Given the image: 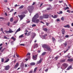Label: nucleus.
Returning <instances> with one entry per match:
<instances>
[{"label": "nucleus", "mask_w": 73, "mask_h": 73, "mask_svg": "<svg viewBox=\"0 0 73 73\" xmlns=\"http://www.w3.org/2000/svg\"><path fill=\"white\" fill-rule=\"evenodd\" d=\"M2 48H3L2 46H1V47L0 48V51L1 50V49H2Z\"/></svg>", "instance_id": "nucleus-62"}, {"label": "nucleus", "mask_w": 73, "mask_h": 73, "mask_svg": "<svg viewBox=\"0 0 73 73\" xmlns=\"http://www.w3.org/2000/svg\"><path fill=\"white\" fill-rule=\"evenodd\" d=\"M65 28H70V25H65L64 26Z\"/></svg>", "instance_id": "nucleus-14"}, {"label": "nucleus", "mask_w": 73, "mask_h": 73, "mask_svg": "<svg viewBox=\"0 0 73 73\" xmlns=\"http://www.w3.org/2000/svg\"><path fill=\"white\" fill-rule=\"evenodd\" d=\"M46 50H47V51L48 52H49V51H50V50H51V49L50 48V47L48 46L46 48Z\"/></svg>", "instance_id": "nucleus-7"}, {"label": "nucleus", "mask_w": 73, "mask_h": 73, "mask_svg": "<svg viewBox=\"0 0 73 73\" xmlns=\"http://www.w3.org/2000/svg\"><path fill=\"white\" fill-rule=\"evenodd\" d=\"M37 58V55L33 56V59L34 60H36Z\"/></svg>", "instance_id": "nucleus-6"}, {"label": "nucleus", "mask_w": 73, "mask_h": 73, "mask_svg": "<svg viewBox=\"0 0 73 73\" xmlns=\"http://www.w3.org/2000/svg\"><path fill=\"white\" fill-rule=\"evenodd\" d=\"M4 49H5V48H3L1 50V52H3V51L4 50Z\"/></svg>", "instance_id": "nucleus-43"}, {"label": "nucleus", "mask_w": 73, "mask_h": 73, "mask_svg": "<svg viewBox=\"0 0 73 73\" xmlns=\"http://www.w3.org/2000/svg\"><path fill=\"white\" fill-rule=\"evenodd\" d=\"M18 6V5H17L16 4L15 5V7H17Z\"/></svg>", "instance_id": "nucleus-61"}, {"label": "nucleus", "mask_w": 73, "mask_h": 73, "mask_svg": "<svg viewBox=\"0 0 73 73\" xmlns=\"http://www.w3.org/2000/svg\"><path fill=\"white\" fill-rule=\"evenodd\" d=\"M7 25L8 26H9V25H10V22H8L7 23Z\"/></svg>", "instance_id": "nucleus-52"}, {"label": "nucleus", "mask_w": 73, "mask_h": 73, "mask_svg": "<svg viewBox=\"0 0 73 73\" xmlns=\"http://www.w3.org/2000/svg\"><path fill=\"white\" fill-rule=\"evenodd\" d=\"M35 46L36 47V48H37L38 47V44H36V43L35 44Z\"/></svg>", "instance_id": "nucleus-25"}, {"label": "nucleus", "mask_w": 73, "mask_h": 73, "mask_svg": "<svg viewBox=\"0 0 73 73\" xmlns=\"http://www.w3.org/2000/svg\"><path fill=\"white\" fill-rule=\"evenodd\" d=\"M57 18V16L56 15H54V19H56V18Z\"/></svg>", "instance_id": "nucleus-39"}, {"label": "nucleus", "mask_w": 73, "mask_h": 73, "mask_svg": "<svg viewBox=\"0 0 73 73\" xmlns=\"http://www.w3.org/2000/svg\"><path fill=\"white\" fill-rule=\"evenodd\" d=\"M43 30L44 31H45L46 32H47L48 31V29L46 28H44L43 29Z\"/></svg>", "instance_id": "nucleus-23"}, {"label": "nucleus", "mask_w": 73, "mask_h": 73, "mask_svg": "<svg viewBox=\"0 0 73 73\" xmlns=\"http://www.w3.org/2000/svg\"><path fill=\"white\" fill-rule=\"evenodd\" d=\"M31 55V53H30L29 52L27 53L26 56H30Z\"/></svg>", "instance_id": "nucleus-33"}, {"label": "nucleus", "mask_w": 73, "mask_h": 73, "mask_svg": "<svg viewBox=\"0 0 73 73\" xmlns=\"http://www.w3.org/2000/svg\"><path fill=\"white\" fill-rule=\"evenodd\" d=\"M32 34H33V36H32V38H35V36H36V33H33Z\"/></svg>", "instance_id": "nucleus-15"}, {"label": "nucleus", "mask_w": 73, "mask_h": 73, "mask_svg": "<svg viewBox=\"0 0 73 73\" xmlns=\"http://www.w3.org/2000/svg\"><path fill=\"white\" fill-rule=\"evenodd\" d=\"M5 16H8V15H7V13H5Z\"/></svg>", "instance_id": "nucleus-57"}, {"label": "nucleus", "mask_w": 73, "mask_h": 73, "mask_svg": "<svg viewBox=\"0 0 73 73\" xmlns=\"http://www.w3.org/2000/svg\"><path fill=\"white\" fill-rule=\"evenodd\" d=\"M61 20H62V21H64V17H62L61 18Z\"/></svg>", "instance_id": "nucleus-41"}, {"label": "nucleus", "mask_w": 73, "mask_h": 73, "mask_svg": "<svg viewBox=\"0 0 73 73\" xmlns=\"http://www.w3.org/2000/svg\"><path fill=\"white\" fill-rule=\"evenodd\" d=\"M42 60L41 59H40L39 61L37 62V64H40V63L42 62Z\"/></svg>", "instance_id": "nucleus-9"}, {"label": "nucleus", "mask_w": 73, "mask_h": 73, "mask_svg": "<svg viewBox=\"0 0 73 73\" xmlns=\"http://www.w3.org/2000/svg\"><path fill=\"white\" fill-rule=\"evenodd\" d=\"M18 66H19V63H17L14 66L15 69H16V68H17Z\"/></svg>", "instance_id": "nucleus-10"}, {"label": "nucleus", "mask_w": 73, "mask_h": 73, "mask_svg": "<svg viewBox=\"0 0 73 73\" xmlns=\"http://www.w3.org/2000/svg\"><path fill=\"white\" fill-rule=\"evenodd\" d=\"M19 31H20V28H19L17 30V31H16V33L19 32Z\"/></svg>", "instance_id": "nucleus-31"}, {"label": "nucleus", "mask_w": 73, "mask_h": 73, "mask_svg": "<svg viewBox=\"0 0 73 73\" xmlns=\"http://www.w3.org/2000/svg\"><path fill=\"white\" fill-rule=\"evenodd\" d=\"M27 58L28 59H30V58H31V56H27Z\"/></svg>", "instance_id": "nucleus-34"}, {"label": "nucleus", "mask_w": 73, "mask_h": 73, "mask_svg": "<svg viewBox=\"0 0 73 73\" xmlns=\"http://www.w3.org/2000/svg\"><path fill=\"white\" fill-rule=\"evenodd\" d=\"M62 65L64 68L65 69H66L68 66V64L66 63H63L62 64Z\"/></svg>", "instance_id": "nucleus-4"}, {"label": "nucleus", "mask_w": 73, "mask_h": 73, "mask_svg": "<svg viewBox=\"0 0 73 73\" xmlns=\"http://www.w3.org/2000/svg\"><path fill=\"white\" fill-rule=\"evenodd\" d=\"M65 37H66V38H68V37H69V36L68 35H67L65 36Z\"/></svg>", "instance_id": "nucleus-45"}, {"label": "nucleus", "mask_w": 73, "mask_h": 73, "mask_svg": "<svg viewBox=\"0 0 73 73\" xmlns=\"http://www.w3.org/2000/svg\"><path fill=\"white\" fill-rule=\"evenodd\" d=\"M36 25L35 24H33L32 25V27H36Z\"/></svg>", "instance_id": "nucleus-38"}, {"label": "nucleus", "mask_w": 73, "mask_h": 73, "mask_svg": "<svg viewBox=\"0 0 73 73\" xmlns=\"http://www.w3.org/2000/svg\"><path fill=\"white\" fill-rule=\"evenodd\" d=\"M25 12H24L23 13H27V10H25Z\"/></svg>", "instance_id": "nucleus-48"}, {"label": "nucleus", "mask_w": 73, "mask_h": 73, "mask_svg": "<svg viewBox=\"0 0 73 73\" xmlns=\"http://www.w3.org/2000/svg\"><path fill=\"white\" fill-rule=\"evenodd\" d=\"M72 66H69L67 68V70H69L72 68Z\"/></svg>", "instance_id": "nucleus-20"}, {"label": "nucleus", "mask_w": 73, "mask_h": 73, "mask_svg": "<svg viewBox=\"0 0 73 73\" xmlns=\"http://www.w3.org/2000/svg\"><path fill=\"white\" fill-rule=\"evenodd\" d=\"M9 61V58L7 60H6L5 62L4 63H5L6 62H8Z\"/></svg>", "instance_id": "nucleus-27"}, {"label": "nucleus", "mask_w": 73, "mask_h": 73, "mask_svg": "<svg viewBox=\"0 0 73 73\" xmlns=\"http://www.w3.org/2000/svg\"><path fill=\"white\" fill-rule=\"evenodd\" d=\"M10 21L11 22H13V18H11L10 20Z\"/></svg>", "instance_id": "nucleus-32"}, {"label": "nucleus", "mask_w": 73, "mask_h": 73, "mask_svg": "<svg viewBox=\"0 0 73 73\" xmlns=\"http://www.w3.org/2000/svg\"><path fill=\"white\" fill-rule=\"evenodd\" d=\"M4 59L3 58H1V62H4Z\"/></svg>", "instance_id": "nucleus-42"}, {"label": "nucleus", "mask_w": 73, "mask_h": 73, "mask_svg": "<svg viewBox=\"0 0 73 73\" xmlns=\"http://www.w3.org/2000/svg\"><path fill=\"white\" fill-rule=\"evenodd\" d=\"M63 1H59V2L60 3H63Z\"/></svg>", "instance_id": "nucleus-53"}, {"label": "nucleus", "mask_w": 73, "mask_h": 73, "mask_svg": "<svg viewBox=\"0 0 73 73\" xmlns=\"http://www.w3.org/2000/svg\"><path fill=\"white\" fill-rule=\"evenodd\" d=\"M52 40L53 41V42H54V41H55L56 40V39H55V38L53 37L52 38Z\"/></svg>", "instance_id": "nucleus-35"}, {"label": "nucleus", "mask_w": 73, "mask_h": 73, "mask_svg": "<svg viewBox=\"0 0 73 73\" xmlns=\"http://www.w3.org/2000/svg\"><path fill=\"white\" fill-rule=\"evenodd\" d=\"M24 8V6L23 5H22L20 7H19V9H23Z\"/></svg>", "instance_id": "nucleus-21"}, {"label": "nucleus", "mask_w": 73, "mask_h": 73, "mask_svg": "<svg viewBox=\"0 0 73 73\" xmlns=\"http://www.w3.org/2000/svg\"><path fill=\"white\" fill-rule=\"evenodd\" d=\"M29 73H33V71L31 70L29 72Z\"/></svg>", "instance_id": "nucleus-55"}, {"label": "nucleus", "mask_w": 73, "mask_h": 73, "mask_svg": "<svg viewBox=\"0 0 73 73\" xmlns=\"http://www.w3.org/2000/svg\"><path fill=\"white\" fill-rule=\"evenodd\" d=\"M60 62H65L66 61V59H62L60 60Z\"/></svg>", "instance_id": "nucleus-12"}, {"label": "nucleus", "mask_w": 73, "mask_h": 73, "mask_svg": "<svg viewBox=\"0 0 73 73\" xmlns=\"http://www.w3.org/2000/svg\"><path fill=\"white\" fill-rule=\"evenodd\" d=\"M30 65L31 66H33V65H35V63L32 62L30 63Z\"/></svg>", "instance_id": "nucleus-18"}, {"label": "nucleus", "mask_w": 73, "mask_h": 73, "mask_svg": "<svg viewBox=\"0 0 73 73\" xmlns=\"http://www.w3.org/2000/svg\"><path fill=\"white\" fill-rule=\"evenodd\" d=\"M40 23H42L43 24H45L42 21H40Z\"/></svg>", "instance_id": "nucleus-59"}, {"label": "nucleus", "mask_w": 73, "mask_h": 73, "mask_svg": "<svg viewBox=\"0 0 73 73\" xmlns=\"http://www.w3.org/2000/svg\"><path fill=\"white\" fill-rule=\"evenodd\" d=\"M18 16L20 18L21 20H22V19H23V18L25 17V14L23 15H18Z\"/></svg>", "instance_id": "nucleus-3"}, {"label": "nucleus", "mask_w": 73, "mask_h": 73, "mask_svg": "<svg viewBox=\"0 0 73 73\" xmlns=\"http://www.w3.org/2000/svg\"><path fill=\"white\" fill-rule=\"evenodd\" d=\"M9 68H10V66L9 65H8L5 66V70H9Z\"/></svg>", "instance_id": "nucleus-5"}, {"label": "nucleus", "mask_w": 73, "mask_h": 73, "mask_svg": "<svg viewBox=\"0 0 73 73\" xmlns=\"http://www.w3.org/2000/svg\"><path fill=\"white\" fill-rule=\"evenodd\" d=\"M4 38L5 39H8V37H7L5 36H4Z\"/></svg>", "instance_id": "nucleus-37"}, {"label": "nucleus", "mask_w": 73, "mask_h": 73, "mask_svg": "<svg viewBox=\"0 0 73 73\" xmlns=\"http://www.w3.org/2000/svg\"><path fill=\"white\" fill-rule=\"evenodd\" d=\"M43 17L44 19H48L49 17V15L48 14H44L43 15Z\"/></svg>", "instance_id": "nucleus-8"}, {"label": "nucleus", "mask_w": 73, "mask_h": 73, "mask_svg": "<svg viewBox=\"0 0 73 73\" xmlns=\"http://www.w3.org/2000/svg\"><path fill=\"white\" fill-rule=\"evenodd\" d=\"M46 25L47 26H48L49 25H48V24H49V23H46Z\"/></svg>", "instance_id": "nucleus-44"}, {"label": "nucleus", "mask_w": 73, "mask_h": 73, "mask_svg": "<svg viewBox=\"0 0 73 73\" xmlns=\"http://www.w3.org/2000/svg\"><path fill=\"white\" fill-rule=\"evenodd\" d=\"M68 61H70V62H72L73 61L72 58L68 59Z\"/></svg>", "instance_id": "nucleus-16"}, {"label": "nucleus", "mask_w": 73, "mask_h": 73, "mask_svg": "<svg viewBox=\"0 0 73 73\" xmlns=\"http://www.w3.org/2000/svg\"><path fill=\"white\" fill-rule=\"evenodd\" d=\"M57 13H58V14H59V15L60 14H62V11H61L59 13L57 12Z\"/></svg>", "instance_id": "nucleus-26"}, {"label": "nucleus", "mask_w": 73, "mask_h": 73, "mask_svg": "<svg viewBox=\"0 0 73 73\" xmlns=\"http://www.w3.org/2000/svg\"><path fill=\"white\" fill-rule=\"evenodd\" d=\"M20 45L22 46H25V44H21Z\"/></svg>", "instance_id": "nucleus-46"}, {"label": "nucleus", "mask_w": 73, "mask_h": 73, "mask_svg": "<svg viewBox=\"0 0 73 73\" xmlns=\"http://www.w3.org/2000/svg\"><path fill=\"white\" fill-rule=\"evenodd\" d=\"M57 21H60V19H57Z\"/></svg>", "instance_id": "nucleus-64"}, {"label": "nucleus", "mask_w": 73, "mask_h": 73, "mask_svg": "<svg viewBox=\"0 0 73 73\" xmlns=\"http://www.w3.org/2000/svg\"><path fill=\"white\" fill-rule=\"evenodd\" d=\"M0 19H2V20H4V18L3 17H0Z\"/></svg>", "instance_id": "nucleus-40"}, {"label": "nucleus", "mask_w": 73, "mask_h": 73, "mask_svg": "<svg viewBox=\"0 0 73 73\" xmlns=\"http://www.w3.org/2000/svg\"><path fill=\"white\" fill-rule=\"evenodd\" d=\"M44 18V16H40L39 17V19L40 20H42Z\"/></svg>", "instance_id": "nucleus-17"}, {"label": "nucleus", "mask_w": 73, "mask_h": 73, "mask_svg": "<svg viewBox=\"0 0 73 73\" xmlns=\"http://www.w3.org/2000/svg\"><path fill=\"white\" fill-rule=\"evenodd\" d=\"M47 46H48L47 45L45 44L42 45V47H43V48H45L46 49V48Z\"/></svg>", "instance_id": "nucleus-13"}, {"label": "nucleus", "mask_w": 73, "mask_h": 73, "mask_svg": "<svg viewBox=\"0 0 73 73\" xmlns=\"http://www.w3.org/2000/svg\"><path fill=\"white\" fill-rule=\"evenodd\" d=\"M65 9H69V7H67Z\"/></svg>", "instance_id": "nucleus-58"}, {"label": "nucleus", "mask_w": 73, "mask_h": 73, "mask_svg": "<svg viewBox=\"0 0 73 73\" xmlns=\"http://www.w3.org/2000/svg\"><path fill=\"white\" fill-rule=\"evenodd\" d=\"M45 72H48V69H47L46 70H44Z\"/></svg>", "instance_id": "nucleus-56"}, {"label": "nucleus", "mask_w": 73, "mask_h": 73, "mask_svg": "<svg viewBox=\"0 0 73 73\" xmlns=\"http://www.w3.org/2000/svg\"><path fill=\"white\" fill-rule=\"evenodd\" d=\"M33 9H34V7L32 6L29 7L28 9V10L30 13H32L33 12Z\"/></svg>", "instance_id": "nucleus-2"}, {"label": "nucleus", "mask_w": 73, "mask_h": 73, "mask_svg": "<svg viewBox=\"0 0 73 73\" xmlns=\"http://www.w3.org/2000/svg\"><path fill=\"white\" fill-rule=\"evenodd\" d=\"M0 31H3V28H1L0 29Z\"/></svg>", "instance_id": "nucleus-54"}, {"label": "nucleus", "mask_w": 73, "mask_h": 73, "mask_svg": "<svg viewBox=\"0 0 73 73\" xmlns=\"http://www.w3.org/2000/svg\"><path fill=\"white\" fill-rule=\"evenodd\" d=\"M47 34H45L44 35H43L42 36V37H44V38H45V37H46V36H47Z\"/></svg>", "instance_id": "nucleus-28"}, {"label": "nucleus", "mask_w": 73, "mask_h": 73, "mask_svg": "<svg viewBox=\"0 0 73 73\" xmlns=\"http://www.w3.org/2000/svg\"><path fill=\"white\" fill-rule=\"evenodd\" d=\"M69 11H69V10H68L67 11V12H68V13H70V12H69Z\"/></svg>", "instance_id": "nucleus-63"}, {"label": "nucleus", "mask_w": 73, "mask_h": 73, "mask_svg": "<svg viewBox=\"0 0 73 73\" xmlns=\"http://www.w3.org/2000/svg\"><path fill=\"white\" fill-rule=\"evenodd\" d=\"M11 39H13V40L14 41H16V38H15L14 37H12L11 38Z\"/></svg>", "instance_id": "nucleus-22"}, {"label": "nucleus", "mask_w": 73, "mask_h": 73, "mask_svg": "<svg viewBox=\"0 0 73 73\" xmlns=\"http://www.w3.org/2000/svg\"><path fill=\"white\" fill-rule=\"evenodd\" d=\"M19 38H21V37H23V35H22L21 36H20L19 37Z\"/></svg>", "instance_id": "nucleus-36"}, {"label": "nucleus", "mask_w": 73, "mask_h": 73, "mask_svg": "<svg viewBox=\"0 0 73 73\" xmlns=\"http://www.w3.org/2000/svg\"><path fill=\"white\" fill-rule=\"evenodd\" d=\"M30 33H27V36H30Z\"/></svg>", "instance_id": "nucleus-51"}, {"label": "nucleus", "mask_w": 73, "mask_h": 73, "mask_svg": "<svg viewBox=\"0 0 73 73\" xmlns=\"http://www.w3.org/2000/svg\"><path fill=\"white\" fill-rule=\"evenodd\" d=\"M43 4V3H42L40 4V7H41L42 5Z\"/></svg>", "instance_id": "nucleus-60"}, {"label": "nucleus", "mask_w": 73, "mask_h": 73, "mask_svg": "<svg viewBox=\"0 0 73 73\" xmlns=\"http://www.w3.org/2000/svg\"><path fill=\"white\" fill-rule=\"evenodd\" d=\"M39 17V15L38 14H36L33 18L32 19V21L33 23L38 24L40 22V20L37 18Z\"/></svg>", "instance_id": "nucleus-1"}, {"label": "nucleus", "mask_w": 73, "mask_h": 73, "mask_svg": "<svg viewBox=\"0 0 73 73\" xmlns=\"http://www.w3.org/2000/svg\"><path fill=\"white\" fill-rule=\"evenodd\" d=\"M55 58L56 59V60H57V59H58V57H55Z\"/></svg>", "instance_id": "nucleus-50"}, {"label": "nucleus", "mask_w": 73, "mask_h": 73, "mask_svg": "<svg viewBox=\"0 0 73 73\" xmlns=\"http://www.w3.org/2000/svg\"><path fill=\"white\" fill-rule=\"evenodd\" d=\"M61 32L62 33V35H64L65 34V29H63L61 30Z\"/></svg>", "instance_id": "nucleus-11"}, {"label": "nucleus", "mask_w": 73, "mask_h": 73, "mask_svg": "<svg viewBox=\"0 0 73 73\" xmlns=\"http://www.w3.org/2000/svg\"><path fill=\"white\" fill-rule=\"evenodd\" d=\"M46 53V52H44L42 54V56H44V55H45Z\"/></svg>", "instance_id": "nucleus-24"}, {"label": "nucleus", "mask_w": 73, "mask_h": 73, "mask_svg": "<svg viewBox=\"0 0 73 73\" xmlns=\"http://www.w3.org/2000/svg\"><path fill=\"white\" fill-rule=\"evenodd\" d=\"M63 45H64L65 47H66L67 46V42H65L63 43Z\"/></svg>", "instance_id": "nucleus-19"}, {"label": "nucleus", "mask_w": 73, "mask_h": 73, "mask_svg": "<svg viewBox=\"0 0 73 73\" xmlns=\"http://www.w3.org/2000/svg\"><path fill=\"white\" fill-rule=\"evenodd\" d=\"M37 68L36 67L34 69V72H36V70H37Z\"/></svg>", "instance_id": "nucleus-30"}, {"label": "nucleus", "mask_w": 73, "mask_h": 73, "mask_svg": "<svg viewBox=\"0 0 73 73\" xmlns=\"http://www.w3.org/2000/svg\"><path fill=\"white\" fill-rule=\"evenodd\" d=\"M14 11V10L13 9H11V10L10 11V12H12V11Z\"/></svg>", "instance_id": "nucleus-47"}, {"label": "nucleus", "mask_w": 73, "mask_h": 73, "mask_svg": "<svg viewBox=\"0 0 73 73\" xmlns=\"http://www.w3.org/2000/svg\"><path fill=\"white\" fill-rule=\"evenodd\" d=\"M47 11H49V10H50V8H47Z\"/></svg>", "instance_id": "nucleus-49"}, {"label": "nucleus", "mask_w": 73, "mask_h": 73, "mask_svg": "<svg viewBox=\"0 0 73 73\" xmlns=\"http://www.w3.org/2000/svg\"><path fill=\"white\" fill-rule=\"evenodd\" d=\"M13 31H12V30H10L9 31V33H13Z\"/></svg>", "instance_id": "nucleus-29"}]
</instances>
